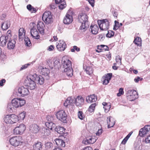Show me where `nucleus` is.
Returning a JSON list of instances; mask_svg holds the SVG:
<instances>
[{"instance_id":"23","label":"nucleus","mask_w":150,"mask_h":150,"mask_svg":"<svg viewBox=\"0 0 150 150\" xmlns=\"http://www.w3.org/2000/svg\"><path fill=\"white\" fill-rule=\"evenodd\" d=\"M39 72L42 75L49 77L48 74L50 73V70L46 68H42L40 70Z\"/></svg>"},{"instance_id":"4","label":"nucleus","mask_w":150,"mask_h":150,"mask_svg":"<svg viewBox=\"0 0 150 150\" xmlns=\"http://www.w3.org/2000/svg\"><path fill=\"white\" fill-rule=\"evenodd\" d=\"M74 14V13L72 10H68L63 20V22L65 24H69L72 22Z\"/></svg>"},{"instance_id":"35","label":"nucleus","mask_w":150,"mask_h":150,"mask_svg":"<svg viewBox=\"0 0 150 150\" xmlns=\"http://www.w3.org/2000/svg\"><path fill=\"white\" fill-rule=\"evenodd\" d=\"M4 120L6 124H12L10 115H8L5 116L4 118Z\"/></svg>"},{"instance_id":"51","label":"nucleus","mask_w":150,"mask_h":150,"mask_svg":"<svg viewBox=\"0 0 150 150\" xmlns=\"http://www.w3.org/2000/svg\"><path fill=\"white\" fill-rule=\"evenodd\" d=\"M110 108L111 104L110 103H108V105L105 106L103 107V108L105 110V112H107L109 111Z\"/></svg>"},{"instance_id":"45","label":"nucleus","mask_w":150,"mask_h":150,"mask_svg":"<svg viewBox=\"0 0 150 150\" xmlns=\"http://www.w3.org/2000/svg\"><path fill=\"white\" fill-rule=\"evenodd\" d=\"M96 106V103H93L88 108V111L90 112H93Z\"/></svg>"},{"instance_id":"27","label":"nucleus","mask_w":150,"mask_h":150,"mask_svg":"<svg viewBox=\"0 0 150 150\" xmlns=\"http://www.w3.org/2000/svg\"><path fill=\"white\" fill-rule=\"evenodd\" d=\"M10 26V21L7 20L5 21L1 24V28L3 30H6Z\"/></svg>"},{"instance_id":"55","label":"nucleus","mask_w":150,"mask_h":150,"mask_svg":"<svg viewBox=\"0 0 150 150\" xmlns=\"http://www.w3.org/2000/svg\"><path fill=\"white\" fill-rule=\"evenodd\" d=\"M124 93L123 88H120L119 90V93L117 94V96H120L122 95Z\"/></svg>"},{"instance_id":"63","label":"nucleus","mask_w":150,"mask_h":150,"mask_svg":"<svg viewBox=\"0 0 150 150\" xmlns=\"http://www.w3.org/2000/svg\"><path fill=\"white\" fill-rule=\"evenodd\" d=\"M54 48V47L53 45H51L48 48V50L49 51H51Z\"/></svg>"},{"instance_id":"9","label":"nucleus","mask_w":150,"mask_h":150,"mask_svg":"<svg viewBox=\"0 0 150 150\" xmlns=\"http://www.w3.org/2000/svg\"><path fill=\"white\" fill-rule=\"evenodd\" d=\"M11 31L8 30L7 32L8 35L6 36H2L0 38V45L2 46H4L6 45V42L8 41L10 38L11 36L10 34Z\"/></svg>"},{"instance_id":"1","label":"nucleus","mask_w":150,"mask_h":150,"mask_svg":"<svg viewBox=\"0 0 150 150\" xmlns=\"http://www.w3.org/2000/svg\"><path fill=\"white\" fill-rule=\"evenodd\" d=\"M62 61L63 62V67L64 68V72L67 76H71L73 75V70L71 61L67 59L64 60L63 59Z\"/></svg>"},{"instance_id":"50","label":"nucleus","mask_w":150,"mask_h":150,"mask_svg":"<svg viewBox=\"0 0 150 150\" xmlns=\"http://www.w3.org/2000/svg\"><path fill=\"white\" fill-rule=\"evenodd\" d=\"M53 144L50 142H47L45 144L46 148L50 150V148L52 147Z\"/></svg>"},{"instance_id":"64","label":"nucleus","mask_w":150,"mask_h":150,"mask_svg":"<svg viewBox=\"0 0 150 150\" xmlns=\"http://www.w3.org/2000/svg\"><path fill=\"white\" fill-rule=\"evenodd\" d=\"M109 81H108V80L105 79L103 81V84L104 85H107L109 83Z\"/></svg>"},{"instance_id":"39","label":"nucleus","mask_w":150,"mask_h":150,"mask_svg":"<svg viewBox=\"0 0 150 150\" xmlns=\"http://www.w3.org/2000/svg\"><path fill=\"white\" fill-rule=\"evenodd\" d=\"M134 43L137 46H140L141 45V39L140 38L137 37L135 38L134 41Z\"/></svg>"},{"instance_id":"11","label":"nucleus","mask_w":150,"mask_h":150,"mask_svg":"<svg viewBox=\"0 0 150 150\" xmlns=\"http://www.w3.org/2000/svg\"><path fill=\"white\" fill-rule=\"evenodd\" d=\"M56 115L58 119L64 123L66 122L67 115L63 110H61L57 112Z\"/></svg>"},{"instance_id":"34","label":"nucleus","mask_w":150,"mask_h":150,"mask_svg":"<svg viewBox=\"0 0 150 150\" xmlns=\"http://www.w3.org/2000/svg\"><path fill=\"white\" fill-rule=\"evenodd\" d=\"M81 25L80 27V29L83 31H85L88 28L89 25L88 23H81Z\"/></svg>"},{"instance_id":"41","label":"nucleus","mask_w":150,"mask_h":150,"mask_svg":"<svg viewBox=\"0 0 150 150\" xmlns=\"http://www.w3.org/2000/svg\"><path fill=\"white\" fill-rule=\"evenodd\" d=\"M85 70L86 73L89 75H91L93 74V69L91 67H86Z\"/></svg>"},{"instance_id":"22","label":"nucleus","mask_w":150,"mask_h":150,"mask_svg":"<svg viewBox=\"0 0 150 150\" xmlns=\"http://www.w3.org/2000/svg\"><path fill=\"white\" fill-rule=\"evenodd\" d=\"M7 44V47L8 49H11L14 48L16 43V41L14 39H11V38H10Z\"/></svg>"},{"instance_id":"33","label":"nucleus","mask_w":150,"mask_h":150,"mask_svg":"<svg viewBox=\"0 0 150 150\" xmlns=\"http://www.w3.org/2000/svg\"><path fill=\"white\" fill-rule=\"evenodd\" d=\"M55 130L58 133L61 134H63L65 131V129L64 127L59 126L56 127L55 128Z\"/></svg>"},{"instance_id":"61","label":"nucleus","mask_w":150,"mask_h":150,"mask_svg":"<svg viewBox=\"0 0 150 150\" xmlns=\"http://www.w3.org/2000/svg\"><path fill=\"white\" fill-rule=\"evenodd\" d=\"M102 133V130L101 129H99L98 131L96 133L97 135L99 136Z\"/></svg>"},{"instance_id":"8","label":"nucleus","mask_w":150,"mask_h":150,"mask_svg":"<svg viewBox=\"0 0 150 150\" xmlns=\"http://www.w3.org/2000/svg\"><path fill=\"white\" fill-rule=\"evenodd\" d=\"M127 97L128 99L132 101L138 98V94L136 91L129 90L127 91Z\"/></svg>"},{"instance_id":"15","label":"nucleus","mask_w":150,"mask_h":150,"mask_svg":"<svg viewBox=\"0 0 150 150\" xmlns=\"http://www.w3.org/2000/svg\"><path fill=\"white\" fill-rule=\"evenodd\" d=\"M29 129L30 132L33 134H37L39 132L40 128L38 125L33 124L30 125Z\"/></svg>"},{"instance_id":"56","label":"nucleus","mask_w":150,"mask_h":150,"mask_svg":"<svg viewBox=\"0 0 150 150\" xmlns=\"http://www.w3.org/2000/svg\"><path fill=\"white\" fill-rule=\"evenodd\" d=\"M69 99H70L69 98H68L65 101L64 103V105L66 107H68L69 106H69L70 105L69 102Z\"/></svg>"},{"instance_id":"19","label":"nucleus","mask_w":150,"mask_h":150,"mask_svg":"<svg viewBox=\"0 0 150 150\" xmlns=\"http://www.w3.org/2000/svg\"><path fill=\"white\" fill-rule=\"evenodd\" d=\"M96 141L95 137H90L83 141V143L86 145L94 143Z\"/></svg>"},{"instance_id":"3","label":"nucleus","mask_w":150,"mask_h":150,"mask_svg":"<svg viewBox=\"0 0 150 150\" xmlns=\"http://www.w3.org/2000/svg\"><path fill=\"white\" fill-rule=\"evenodd\" d=\"M42 19L46 24L51 23L53 22V18L51 12L49 11L44 12L42 15Z\"/></svg>"},{"instance_id":"7","label":"nucleus","mask_w":150,"mask_h":150,"mask_svg":"<svg viewBox=\"0 0 150 150\" xmlns=\"http://www.w3.org/2000/svg\"><path fill=\"white\" fill-rule=\"evenodd\" d=\"M12 100L15 108L21 107L25 104L26 102L25 100L21 98H15Z\"/></svg>"},{"instance_id":"5","label":"nucleus","mask_w":150,"mask_h":150,"mask_svg":"<svg viewBox=\"0 0 150 150\" xmlns=\"http://www.w3.org/2000/svg\"><path fill=\"white\" fill-rule=\"evenodd\" d=\"M30 74L29 75L27 78V79L25 80V83L26 84V86H28L30 89L31 90H33L35 89L36 87V82L32 78H30Z\"/></svg>"},{"instance_id":"18","label":"nucleus","mask_w":150,"mask_h":150,"mask_svg":"<svg viewBox=\"0 0 150 150\" xmlns=\"http://www.w3.org/2000/svg\"><path fill=\"white\" fill-rule=\"evenodd\" d=\"M31 36L35 39H38L40 37L39 33L37 31L35 27L34 26L31 28L30 30Z\"/></svg>"},{"instance_id":"37","label":"nucleus","mask_w":150,"mask_h":150,"mask_svg":"<svg viewBox=\"0 0 150 150\" xmlns=\"http://www.w3.org/2000/svg\"><path fill=\"white\" fill-rule=\"evenodd\" d=\"M12 124L15 123L19 120L18 117L15 114L10 115Z\"/></svg>"},{"instance_id":"49","label":"nucleus","mask_w":150,"mask_h":150,"mask_svg":"<svg viewBox=\"0 0 150 150\" xmlns=\"http://www.w3.org/2000/svg\"><path fill=\"white\" fill-rule=\"evenodd\" d=\"M78 117L81 120H83L85 117L84 115L81 111H79L78 112Z\"/></svg>"},{"instance_id":"12","label":"nucleus","mask_w":150,"mask_h":150,"mask_svg":"<svg viewBox=\"0 0 150 150\" xmlns=\"http://www.w3.org/2000/svg\"><path fill=\"white\" fill-rule=\"evenodd\" d=\"M26 129V127L23 124H21L17 127L14 129V132L16 134H21L23 133Z\"/></svg>"},{"instance_id":"32","label":"nucleus","mask_w":150,"mask_h":150,"mask_svg":"<svg viewBox=\"0 0 150 150\" xmlns=\"http://www.w3.org/2000/svg\"><path fill=\"white\" fill-rule=\"evenodd\" d=\"M42 134L43 136H49L50 134V130L47 128L43 127L41 131Z\"/></svg>"},{"instance_id":"36","label":"nucleus","mask_w":150,"mask_h":150,"mask_svg":"<svg viewBox=\"0 0 150 150\" xmlns=\"http://www.w3.org/2000/svg\"><path fill=\"white\" fill-rule=\"evenodd\" d=\"M45 125L49 129L52 130L53 128L55 126V124L53 123L52 122H47L45 123Z\"/></svg>"},{"instance_id":"26","label":"nucleus","mask_w":150,"mask_h":150,"mask_svg":"<svg viewBox=\"0 0 150 150\" xmlns=\"http://www.w3.org/2000/svg\"><path fill=\"white\" fill-rule=\"evenodd\" d=\"M97 49L98 50H96V52H100L103 51H105L108 50V47L106 45H102L98 46Z\"/></svg>"},{"instance_id":"44","label":"nucleus","mask_w":150,"mask_h":150,"mask_svg":"<svg viewBox=\"0 0 150 150\" xmlns=\"http://www.w3.org/2000/svg\"><path fill=\"white\" fill-rule=\"evenodd\" d=\"M24 41L25 42V44L27 46L30 47L31 45V42L30 40L28 37H25Z\"/></svg>"},{"instance_id":"47","label":"nucleus","mask_w":150,"mask_h":150,"mask_svg":"<svg viewBox=\"0 0 150 150\" xmlns=\"http://www.w3.org/2000/svg\"><path fill=\"white\" fill-rule=\"evenodd\" d=\"M26 114V112H23L19 114L18 116V118H20V119L23 120L25 118Z\"/></svg>"},{"instance_id":"28","label":"nucleus","mask_w":150,"mask_h":150,"mask_svg":"<svg viewBox=\"0 0 150 150\" xmlns=\"http://www.w3.org/2000/svg\"><path fill=\"white\" fill-rule=\"evenodd\" d=\"M44 26V25L43 23L41 22H40L37 25V28L40 33L42 35L44 34V30L43 29Z\"/></svg>"},{"instance_id":"54","label":"nucleus","mask_w":150,"mask_h":150,"mask_svg":"<svg viewBox=\"0 0 150 150\" xmlns=\"http://www.w3.org/2000/svg\"><path fill=\"white\" fill-rule=\"evenodd\" d=\"M112 73H108L106 75L105 79L107 80H108V81H109L112 78Z\"/></svg>"},{"instance_id":"62","label":"nucleus","mask_w":150,"mask_h":150,"mask_svg":"<svg viewBox=\"0 0 150 150\" xmlns=\"http://www.w3.org/2000/svg\"><path fill=\"white\" fill-rule=\"evenodd\" d=\"M29 65V64H25L22 66V67L21 68V70H22L25 69V68H27L28 66Z\"/></svg>"},{"instance_id":"46","label":"nucleus","mask_w":150,"mask_h":150,"mask_svg":"<svg viewBox=\"0 0 150 150\" xmlns=\"http://www.w3.org/2000/svg\"><path fill=\"white\" fill-rule=\"evenodd\" d=\"M120 27L119 23L117 21H115V24L114 25L113 29L114 30H116L118 29Z\"/></svg>"},{"instance_id":"16","label":"nucleus","mask_w":150,"mask_h":150,"mask_svg":"<svg viewBox=\"0 0 150 150\" xmlns=\"http://www.w3.org/2000/svg\"><path fill=\"white\" fill-rule=\"evenodd\" d=\"M57 45L56 47L58 50L64 51L66 47V44L63 40H59Z\"/></svg>"},{"instance_id":"53","label":"nucleus","mask_w":150,"mask_h":150,"mask_svg":"<svg viewBox=\"0 0 150 150\" xmlns=\"http://www.w3.org/2000/svg\"><path fill=\"white\" fill-rule=\"evenodd\" d=\"M114 34V32L112 31H108V33L106 34L107 37L110 38L113 36Z\"/></svg>"},{"instance_id":"14","label":"nucleus","mask_w":150,"mask_h":150,"mask_svg":"<svg viewBox=\"0 0 150 150\" xmlns=\"http://www.w3.org/2000/svg\"><path fill=\"white\" fill-rule=\"evenodd\" d=\"M150 125H145L143 128L140 129L139 135L141 137H144L150 131Z\"/></svg>"},{"instance_id":"38","label":"nucleus","mask_w":150,"mask_h":150,"mask_svg":"<svg viewBox=\"0 0 150 150\" xmlns=\"http://www.w3.org/2000/svg\"><path fill=\"white\" fill-rule=\"evenodd\" d=\"M122 58L120 56H117L116 57L115 60L116 63H115L114 65H116L117 64L119 66H120L122 64L121 62Z\"/></svg>"},{"instance_id":"42","label":"nucleus","mask_w":150,"mask_h":150,"mask_svg":"<svg viewBox=\"0 0 150 150\" xmlns=\"http://www.w3.org/2000/svg\"><path fill=\"white\" fill-rule=\"evenodd\" d=\"M27 9L32 13H35L36 12V9L32 6L30 4H28L27 6Z\"/></svg>"},{"instance_id":"6","label":"nucleus","mask_w":150,"mask_h":150,"mask_svg":"<svg viewBox=\"0 0 150 150\" xmlns=\"http://www.w3.org/2000/svg\"><path fill=\"white\" fill-rule=\"evenodd\" d=\"M16 93L17 95L23 97L28 95L29 92L28 88L21 86L18 88Z\"/></svg>"},{"instance_id":"20","label":"nucleus","mask_w":150,"mask_h":150,"mask_svg":"<svg viewBox=\"0 0 150 150\" xmlns=\"http://www.w3.org/2000/svg\"><path fill=\"white\" fill-rule=\"evenodd\" d=\"M107 123L108 128L112 127L115 123V119L112 117H108L107 118Z\"/></svg>"},{"instance_id":"43","label":"nucleus","mask_w":150,"mask_h":150,"mask_svg":"<svg viewBox=\"0 0 150 150\" xmlns=\"http://www.w3.org/2000/svg\"><path fill=\"white\" fill-rule=\"evenodd\" d=\"M15 108V107H14L13 105V102L12 100L11 103H9L8 104V109L9 110H11L12 111H13V110Z\"/></svg>"},{"instance_id":"31","label":"nucleus","mask_w":150,"mask_h":150,"mask_svg":"<svg viewBox=\"0 0 150 150\" xmlns=\"http://www.w3.org/2000/svg\"><path fill=\"white\" fill-rule=\"evenodd\" d=\"M42 145L41 142H38L33 145V149L35 150H41Z\"/></svg>"},{"instance_id":"29","label":"nucleus","mask_w":150,"mask_h":150,"mask_svg":"<svg viewBox=\"0 0 150 150\" xmlns=\"http://www.w3.org/2000/svg\"><path fill=\"white\" fill-rule=\"evenodd\" d=\"M25 30L23 28H21L19 30L18 37L19 39L22 40L25 34Z\"/></svg>"},{"instance_id":"59","label":"nucleus","mask_w":150,"mask_h":150,"mask_svg":"<svg viewBox=\"0 0 150 150\" xmlns=\"http://www.w3.org/2000/svg\"><path fill=\"white\" fill-rule=\"evenodd\" d=\"M6 82V80L4 79H2L0 80V85L1 86H3L4 83Z\"/></svg>"},{"instance_id":"48","label":"nucleus","mask_w":150,"mask_h":150,"mask_svg":"<svg viewBox=\"0 0 150 150\" xmlns=\"http://www.w3.org/2000/svg\"><path fill=\"white\" fill-rule=\"evenodd\" d=\"M59 4H60L59 6V9H63L66 6V4L64 1H62V2Z\"/></svg>"},{"instance_id":"21","label":"nucleus","mask_w":150,"mask_h":150,"mask_svg":"<svg viewBox=\"0 0 150 150\" xmlns=\"http://www.w3.org/2000/svg\"><path fill=\"white\" fill-rule=\"evenodd\" d=\"M84 99L80 96H78L75 98V103L77 106H81L83 103Z\"/></svg>"},{"instance_id":"52","label":"nucleus","mask_w":150,"mask_h":150,"mask_svg":"<svg viewBox=\"0 0 150 150\" xmlns=\"http://www.w3.org/2000/svg\"><path fill=\"white\" fill-rule=\"evenodd\" d=\"M68 98H69L70 99H69V102L70 105H72L74 103H75V98L71 97H69Z\"/></svg>"},{"instance_id":"17","label":"nucleus","mask_w":150,"mask_h":150,"mask_svg":"<svg viewBox=\"0 0 150 150\" xmlns=\"http://www.w3.org/2000/svg\"><path fill=\"white\" fill-rule=\"evenodd\" d=\"M88 17L87 15L84 13H81L78 17L79 21L80 23H88Z\"/></svg>"},{"instance_id":"57","label":"nucleus","mask_w":150,"mask_h":150,"mask_svg":"<svg viewBox=\"0 0 150 150\" xmlns=\"http://www.w3.org/2000/svg\"><path fill=\"white\" fill-rule=\"evenodd\" d=\"M46 119L48 122H52L53 120V117L52 116L48 115L47 116Z\"/></svg>"},{"instance_id":"60","label":"nucleus","mask_w":150,"mask_h":150,"mask_svg":"<svg viewBox=\"0 0 150 150\" xmlns=\"http://www.w3.org/2000/svg\"><path fill=\"white\" fill-rule=\"evenodd\" d=\"M89 3L93 7L94 6V0H88Z\"/></svg>"},{"instance_id":"2","label":"nucleus","mask_w":150,"mask_h":150,"mask_svg":"<svg viewBox=\"0 0 150 150\" xmlns=\"http://www.w3.org/2000/svg\"><path fill=\"white\" fill-rule=\"evenodd\" d=\"M9 142L12 145L15 147L21 145L23 142L21 137L18 136L10 138Z\"/></svg>"},{"instance_id":"30","label":"nucleus","mask_w":150,"mask_h":150,"mask_svg":"<svg viewBox=\"0 0 150 150\" xmlns=\"http://www.w3.org/2000/svg\"><path fill=\"white\" fill-rule=\"evenodd\" d=\"M54 141L56 144L59 146L64 147L65 146V142L62 140L60 139H56Z\"/></svg>"},{"instance_id":"13","label":"nucleus","mask_w":150,"mask_h":150,"mask_svg":"<svg viewBox=\"0 0 150 150\" xmlns=\"http://www.w3.org/2000/svg\"><path fill=\"white\" fill-rule=\"evenodd\" d=\"M101 23L99 25V27L100 30H106L109 28L110 23L108 20L107 19L103 20Z\"/></svg>"},{"instance_id":"10","label":"nucleus","mask_w":150,"mask_h":150,"mask_svg":"<svg viewBox=\"0 0 150 150\" xmlns=\"http://www.w3.org/2000/svg\"><path fill=\"white\" fill-rule=\"evenodd\" d=\"M30 78H31L34 80L36 83L40 85L43 84L44 82V79L43 76L41 75H38L36 74H30Z\"/></svg>"},{"instance_id":"58","label":"nucleus","mask_w":150,"mask_h":150,"mask_svg":"<svg viewBox=\"0 0 150 150\" xmlns=\"http://www.w3.org/2000/svg\"><path fill=\"white\" fill-rule=\"evenodd\" d=\"M144 141L146 143H150V135L145 138Z\"/></svg>"},{"instance_id":"40","label":"nucleus","mask_w":150,"mask_h":150,"mask_svg":"<svg viewBox=\"0 0 150 150\" xmlns=\"http://www.w3.org/2000/svg\"><path fill=\"white\" fill-rule=\"evenodd\" d=\"M132 133V132H130L129 133L127 136L123 139L121 142V144H125L128 139L130 137Z\"/></svg>"},{"instance_id":"25","label":"nucleus","mask_w":150,"mask_h":150,"mask_svg":"<svg viewBox=\"0 0 150 150\" xmlns=\"http://www.w3.org/2000/svg\"><path fill=\"white\" fill-rule=\"evenodd\" d=\"M97 99L96 97L94 95H92L90 96H89L86 98V101L90 103L95 102Z\"/></svg>"},{"instance_id":"24","label":"nucleus","mask_w":150,"mask_h":150,"mask_svg":"<svg viewBox=\"0 0 150 150\" xmlns=\"http://www.w3.org/2000/svg\"><path fill=\"white\" fill-rule=\"evenodd\" d=\"M99 28L96 25H91L90 28V30L93 34L96 35L98 33Z\"/></svg>"}]
</instances>
